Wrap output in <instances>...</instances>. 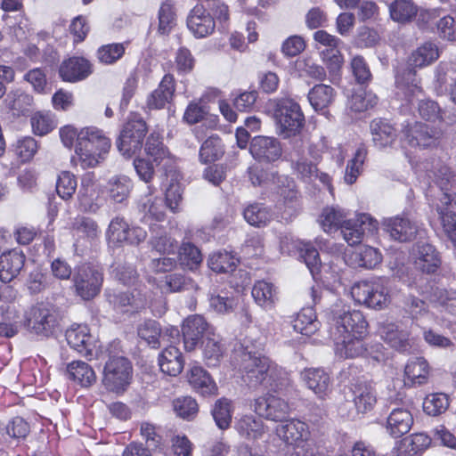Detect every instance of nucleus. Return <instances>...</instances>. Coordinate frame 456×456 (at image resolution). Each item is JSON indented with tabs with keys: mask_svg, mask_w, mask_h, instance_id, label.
Instances as JSON below:
<instances>
[{
	"mask_svg": "<svg viewBox=\"0 0 456 456\" xmlns=\"http://www.w3.org/2000/svg\"><path fill=\"white\" fill-rule=\"evenodd\" d=\"M262 345H248L245 340L240 350V368L243 373V379L248 385L256 387L262 384L267 378L273 379L270 383L276 390H282L290 384L288 373L278 369L271 360L261 352Z\"/></svg>",
	"mask_w": 456,
	"mask_h": 456,
	"instance_id": "nucleus-1",
	"label": "nucleus"
},
{
	"mask_svg": "<svg viewBox=\"0 0 456 456\" xmlns=\"http://www.w3.org/2000/svg\"><path fill=\"white\" fill-rule=\"evenodd\" d=\"M319 223L325 232L331 233L340 229L344 240L350 246L360 243L365 232H372L377 222L370 215L360 214L356 219H347L346 213L335 208H325Z\"/></svg>",
	"mask_w": 456,
	"mask_h": 456,
	"instance_id": "nucleus-2",
	"label": "nucleus"
},
{
	"mask_svg": "<svg viewBox=\"0 0 456 456\" xmlns=\"http://www.w3.org/2000/svg\"><path fill=\"white\" fill-rule=\"evenodd\" d=\"M111 142L102 130L95 126H88L78 133V142L76 145L81 165L84 168L94 167L104 159L110 149Z\"/></svg>",
	"mask_w": 456,
	"mask_h": 456,
	"instance_id": "nucleus-3",
	"label": "nucleus"
},
{
	"mask_svg": "<svg viewBox=\"0 0 456 456\" xmlns=\"http://www.w3.org/2000/svg\"><path fill=\"white\" fill-rule=\"evenodd\" d=\"M273 115L277 134L283 139L296 137L304 127V113L299 104L292 99L278 100Z\"/></svg>",
	"mask_w": 456,
	"mask_h": 456,
	"instance_id": "nucleus-4",
	"label": "nucleus"
},
{
	"mask_svg": "<svg viewBox=\"0 0 456 456\" xmlns=\"http://www.w3.org/2000/svg\"><path fill=\"white\" fill-rule=\"evenodd\" d=\"M147 132L148 126L143 118L137 113L130 114L116 141L118 151L126 158L138 153L142 148Z\"/></svg>",
	"mask_w": 456,
	"mask_h": 456,
	"instance_id": "nucleus-5",
	"label": "nucleus"
},
{
	"mask_svg": "<svg viewBox=\"0 0 456 456\" xmlns=\"http://www.w3.org/2000/svg\"><path fill=\"white\" fill-rule=\"evenodd\" d=\"M331 322V337L350 333L364 334L368 323L363 314L357 310H352L342 302L334 304L330 312Z\"/></svg>",
	"mask_w": 456,
	"mask_h": 456,
	"instance_id": "nucleus-6",
	"label": "nucleus"
},
{
	"mask_svg": "<svg viewBox=\"0 0 456 456\" xmlns=\"http://www.w3.org/2000/svg\"><path fill=\"white\" fill-rule=\"evenodd\" d=\"M133 366L127 358L112 355L105 362L102 382L108 391L124 393L131 382Z\"/></svg>",
	"mask_w": 456,
	"mask_h": 456,
	"instance_id": "nucleus-7",
	"label": "nucleus"
},
{
	"mask_svg": "<svg viewBox=\"0 0 456 456\" xmlns=\"http://www.w3.org/2000/svg\"><path fill=\"white\" fill-rule=\"evenodd\" d=\"M72 280L77 295L84 300H91L101 291L103 272L99 266L84 264L75 269Z\"/></svg>",
	"mask_w": 456,
	"mask_h": 456,
	"instance_id": "nucleus-8",
	"label": "nucleus"
},
{
	"mask_svg": "<svg viewBox=\"0 0 456 456\" xmlns=\"http://www.w3.org/2000/svg\"><path fill=\"white\" fill-rule=\"evenodd\" d=\"M59 323L57 310L51 305L39 303L32 306L26 315L25 326L30 331L48 337Z\"/></svg>",
	"mask_w": 456,
	"mask_h": 456,
	"instance_id": "nucleus-9",
	"label": "nucleus"
},
{
	"mask_svg": "<svg viewBox=\"0 0 456 456\" xmlns=\"http://www.w3.org/2000/svg\"><path fill=\"white\" fill-rule=\"evenodd\" d=\"M351 295L355 302L369 308L380 310L388 304V293L379 281H362L351 289Z\"/></svg>",
	"mask_w": 456,
	"mask_h": 456,
	"instance_id": "nucleus-10",
	"label": "nucleus"
},
{
	"mask_svg": "<svg viewBox=\"0 0 456 456\" xmlns=\"http://www.w3.org/2000/svg\"><path fill=\"white\" fill-rule=\"evenodd\" d=\"M444 137V131L439 126H431L421 122H415L404 131V138L412 147H436Z\"/></svg>",
	"mask_w": 456,
	"mask_h": 456,
	"instance_id": "nucleus-11",
	"label": "nucleus"
},
{
	"mask_svg": "<svg viewBox=\"0 0 456 456\" xmlns=\"http://www.w3.org/2000/svg\"><path fill=\"white\" fill-rule=\"evenodd\" d=\"M214 333L206 319L199 314L188 316L183 323L182 334L186 351H193L199 343Z\"/></svg>",
	"mask_w": 456,
	"mask_h": 456,
	"instance_id": "nucleus-12",
	"label": "nucleus"
},
{
	"mask_svg": "<svg viewBox=\"0 0 456 456\" xmlns=\"http://www.w3.org/2000/svg\"><path fill=\"white\" fill-rule=\"evenodd\" d=\"M253 408L258 416L268 420L281 422L289 411V406L285 400L271 394L256 398Z\"/></svg>",
	"mask_w": 456,
	"mask_h": 456,
	"instance_id": "nucleus-13",
	"label": "nucleus"
},
{
	"mask_svg": "<svg viewBox=\"0 0 456 456\" xmlns=\"http://www.w3.org/2000/svg\"><path fill=\"white\" fill-rule=\"evenodd\" d=\"M345 396L354 403L358 413L371 411L377 403L376 390L367 380H357L351 384Z\"/></svg>",
	"mask_w": 456,
	"mask_h": 456,
	"instance_id": "nucleus-14",
	"label": "nucleus"
},
{
	"mask_svg": "<svg viewBox=\"0 0 456 456\" xmlns=\"http://www.w3.org/2000/svg\"><path fill=\"white\" fill-rule=\"evenodd\" d=\"M188 29L196 38L211 35L216 28V21L203 4H196L186 19Z\"/></svg>",
	"mask_w": 456,
	"mask_h": 456,
	"instance_id": "nucleus-15",
	"label": "nucleus"
},
{
	"mask_svg": "<svg viewBox=\"0 0 456 456\" xmlns=\"http://www.w3.org/2000/svg\"><path fill=\"white\" fill-rule=\"evenodd\" d=\"M379 334L386 343L397 351L406 352L411 348L410 333L400 322L387 320L379 323Z\"/></svg>",
	"mask_w": 456,
	"mask_h": 456,
	"instance_id": "nucleus-16",
	"label": "nucleus"
},
{
	"mask_svg": "<svg viewBox=\"0 0 456 456\" xmlns=\"http://www.w3.org/2000/svg\"><path fill=\"white\" fill-rule=\"evenodd\" d=\"M288 159L297 176L305 181L312 182L319 179L323 184L330 185V177L322 172H319L315 164L301 156L300 151L296 149L288 153Z\"/></svg>",
	"mask_w": 456,
	"mask_h": 456,
	"instance_id": "nucleus-17",
	"label": "nucleus"
},
{
	"mask_svg": "<svg viewBox=\"0 0 456 456\" xmlns=\"http://www.w3.org/2000/svg\"><path fill=\"white\" fill-rule=\"evenodd\" d=\"M382 226L391 239L400 242L410 241L419 232L418 224L405 216L386 218Z\"/></svg>",
	"mask_w": 456,
	"mask_h": 456,
	"instance_id": "nucleus-18",
	"label": "nucleus"
},
{
	"mask_svg": "<svg viewBox=\"0 0 456 456\" xmlns=\"http://www.w3.org/2000/svg\"><path fill=\"white\" fill-rule=\"evenodd\" d=\"M249 151L255 159L265 163L274 162L282 155L281 142L269 136L254 137L250 142Z\"/></svg>",
	"mask_w": 456,
	"mask_h": 456,
	"instance_id": "nucleus-19",
	"label": "nucleus"
},
{
	"mask_svg": "<svg viewBox=\"0 0 456 456\" xmlns=\"http://www.w3.org/2000/svg\"><path fill=\"white\" fill-rule=\"evenodd\" d=\"M443 231L456 250V194H445L437 207Z\"/></svg>",
	"mask_w": 456,
	"mask_h": 456,
	"instance_id": "nucleus-20",
	"label": "nucleus"
},
{
	"mask_svg": "<svg viewBox=\"0 0 456 456\" xmlns=\"http://www.w3.org/2000/svg\"><path fill=\"white\" fill-rule=\"evenodd\" d=\"M275 432L286 444L296 447H299L310 436L308 425L297 419H291L278 425Z\"/></svg>",
	"mask_w": 456,
	"mask_h": 456,
	"instance_id": "nucleus-21",
	"label": "nucleus"
},
{
	"mask_svg": "<svg viewBox=\"0 0 456 456\" xmlns=\"http://www.w3.org/2000/svg\"><path fill=\"white\" fill-rule=\"evenodd\" d=\"M300 377L305 386L320 399L326 398L331 392L330 377L323 369H305L301 371Z\"/></svg>",
	"mask_w": 456,
	"mask_h": 456,
	"instance_id": "nucleus-22",
	"label": "nucleus"
},
{
	"mask_svg": "<svg viewBox=\"0 0 456 456\" xmlns=\"http://www.w3.org/2000/svg\"><path fill=\"white\" fill-rule=\"evenodd\" d=\"M92 73L93 65L84 57H71L64 61L59 69L60 77L67 82L84 80Z\"/></svg>",
	"mask_w": 456,
	"mask_h": 456,
	"instance_id": "nucleus-23",
	"label": "nucleus"
},
{
	"mask_svg": "<svg viewBox=\"0 0 456 456\" xmlns=\"http://www.w3.org/2000/svg\"><path fill=\"white\" fill-rule=\"evenodd\" d=\"M26 256L21 250L12 249L0 256V280L4 283L13 281L22 271Z\"/></svg>",
	"mask_w": 456,
	"mask_h": 456,
	"instance_id": "nucleus-24",
	"label": "nucleus"
},
{
	"mask_svg": "<svg viewBox=\"0 0 456 456\" xmlns=\"http://www.w3.org/2000/svg\"><path fill=\"white\" fill-rule=\"evenodd\" d=\"M363 334L350 333L332 336L335 343L336 354L344 358L361 356L366 351L362 337Z\"/></svg>",
	"mask_w": 456,
	"mask_h": 456,
	"instance_id": "nucleus-25",
	"label": "nucleus"
},
{
	"mask_svg": "<svg viewBox=\"0 0 456 456\" xmlns=\"http://www.w3.org/2000/svg\"><path fill=\"white\" fill-rule=\"evenodd\" d=\"M442 263L440 254L436 248L429 243L417 245L414 266L421 273L433 274L440 267Z\"/></svg>",
	"mask_w": 456,
	"mask_h": 456,
	"instance_id": "nucleus-26",
	"label": "nucleus"
},
{
	"mask_svg": "<svg viewBox=\"0 0 456 456\" xmlns=\"http://www.w3.org/2000/svg\"><path fill=\"white\" fill-rule=\"evenodd\" d=\"M65 337L71 348L85 357L92 356V336L87 326H72L66 330Z\"/></svg>",
	"mask_w": 456,
	"mask_h": 456,
	"instance_id": "nucleus-27",
	"label": "nucleus"
},
{
	"mask_svg": "<svg viewBox=\"0 0 456 456\" xmlns=\"http://www.w3.org/2000/svg\"><path fill=\"white\" fill-rule=\"evenodd\" d=\"M413 424V417L405 408L394 409L387 419L386 429L387 433L395 438L407 434Z\"/></svg>",
	"mask_w": 456,
	"mask_h": 456,
	"instance_id": "nucleus-28",
	"label": "nucleus"
},
{
	"mask_svg": "<svg viewBox=\"0 0 456 456\" xmlns=\"http://www.w3.org/2000/svg\"><path fill=\"white\" fill-rule=\"evenodd\" d=\"M175 91V78L173 75L167 74L163 77L157 89L147 99V107L151 110H159L169 103Z\"/></svg>",
	"mask_w": 456,
	"mask_h": 456,
	"instance_id": "nucleus-29",
	"label": "nucleus"
},
{
	"mask_svg": "<svg viewBox=\"0 0 456 456\" xmlns=\"http://www.w3.org/2000/svg\"><path fill=\"white\" fill-rule=\"evenodd\" d=\"M381 260L379 251L370 246H362L346 256V264L353 268L372 269L380 264Z\"/></svg>",
	"mask_w": 456,
	"mask_h": 456,
	"instance_id": "nucleus-30",
	"label": "nucleus"
},
{
	"mask_svg": "<svg viewBox=\"0 0 456 456\" xmlns=\"http://www.w3.org/2000/svg\"><path fill=\"white\" fill-rule=\"evenodd\" d=\"M370 134L372 142L379 149L391 146L396 139V131L387 120L376 118L370 122Z\"/></svg>",
	"mask_w": 456,
	"mask_h": 456,
	"instance_id": "nucleus-31",
	"label": "nucleus"
},
{
	"mask_svg": "<svg viewBox=\"0 0 456 456\" xmlns=\"http://www.w3.org/2000/svg\"><path fill=\"white\" fill-rule=\"evenodd\" d=\"M159 365L162 372L169 376L179 375L184 365L183 354L175 346L166 347L159 356Z\"/></svg>",
	"mask_w": 456,
	"mask_h": 456,
	"instance_id": "nucleus-32",
	"label": "nucleus"
},
{
	"mask_svg": "<svg viewBox=\"0 0 456 456\" xmlns=\"http://www.w3.org/2000/svg\"><path fill=\"white\" fill-rule=\"evenodd\" d=\"M68 378L81 387H88L96 381V375L93 368L82 361H73L67 365Z\"/></svg>",
	"mask_w": 456,
	"mask_h": 456,
	"instance_id": "nucleus-33",
	"label": "nucleus"
},
{
	"mask_svg": "<svg viewBox=\"0 0 456 456\" xmlns=\"http://www.w3.org/2000/svg\"><path fill=\"white\" fill-rule=\"evenodd\" d=\"M191 386L202 395H215L217 386L211 376L200 366H194L189 377Z\"/></svg>",
	"mask_w": 456,
	"mask_h": 456,
	"instance_id": "nucleus-34",
	"label": "nucleus"
},
{
	"mask_svg": "<svg viewBox=\"0 0 456 456\" xmlns=\"http://www.w3.org/2000/svg\"><path fill=\"white\" fill-rule=\"evenodd\" d=\"M4 102L13 115H27L31 110L33 97L20 89H16L7 94Z\"/></svg>",
	"mask_w": 456,
	"mask_h": 456,
	"instance_id": "nucleus-35",
	"label": "nucleus"
},
{
	"mask_svg": "<svg viewBox=\"0 0 456 456\" xmlns=\"http://www.w3.org/2000/svg\"><path fill=\"white\" fill-rule=\"evenodd\" d=\"M388 10L394 21L404 24L416 17L419 8L412 0H397L388 4Z\"/></svg>",
	"mask_w": 456,
	"mask_h": 456,
	"instance_id": "nucleus-36",
	"label": "nucleus"
},
{
	"mask_svg": "<svg viewBox=\"0 0 456 456\" xmlns=\"http://www.w3.org/2000/svg\"><path fill=\"white\" fill-rule=\"evenodd\" d=\"M158 33L168 36L177 24L176 9L171 0L162 2L158 12Z\"/></svg>",
	"mask_w": 456,
	"mask_h": 456,
	"instance_id": "nucleus-37",
	"label": "nucleus"
},
{
	"mask_svg": "<svg viewBox=\"0 0 456 456\" xmlns=\"http://www.w3.org/2000/svg\"><path fill=\"white\" fill-rule=\"evenodd\" d=\"M238 433L247 438L256 440L265 434V425L261 419L253 415H245L241 417L235 424Z\"/></svg>",
	"mask_w": 456,
	"mask_h": 456,
	"instance_id": "nucleus-38",
	"label": "nucleus"
},
{
	"mask_svg": "<svg viewBox=\"0 0 456 456\" xmlns=\"http://www.w3.org/2000/svg\"><path fill=\"white\" fill-rule=\"evenodd\" d=\"M224 154V145L217 134L208 136L201 144L199 153L200 161L203 164L215 162Z\"/></svg>",
	"mask_w": 456,
	"mask_h": 456,
	"instance_id": "nucleus-39",
	"label": "nucleus"
},
{
	"mask_svg": "<svg viewBox=\"0 0 456 456\" xmlns=\"http://www.w3.org/2000/svg\"><path fill=\"white\" fill-rule=\"evenodd\" d=\"M133 188L132 181L126 175L112 176L107 185L108 194L116 203H124Z\"/></svg>",
	"mask_w": 456,
	"mask_h": 456,
	"instance_id": "nucleus-40",
	"label": "nucleus"
},
{
	"mask_svg": "<svg viewBox=\"0 0 456 456\" xmlns=\"http://www.w3.org/2000/svg\"><path fill=\"white\" fill-rule=\"evenodd\" d=\"M94 184L90 177L82 180L77 198L80 208L85 212L96 213L101 205L96 201Z\"/></svg>",
	"mask_w": 456,
	"mask_h": 456,
	"instance_id": "nucleus-41",
	"label": "nucleus"
},
{
	"mask_svg": "<svg viewBox=\"0 0 456 456\" xmlns=\"http://www.w3.org/2000/svg\"><path fill=\"white\" fill-rule=\"evenodd\" d=\"M334 96V89L324 84L314 86L307 94L308 101L315 110L328 108L332 103Z\"/></svg>",
	"mask_w": 456,
	"mask_h": 456,
	"instance_id": "nucleus-42",
	"label": "nucleus"
},
{
	"mask_svg": "<svg viewBox=\"0 0 456 456\" xmlns=\"http://www.w3.org/2000/svg\"><path fill=\"white\" fill-rule=\"evenodd\" d=\"M203 357L208 367H216L220 364L224 354V347L219 336L213 333L207 337L203 342Z\"/></svg>",
	"mask_w": 456,
	"mask_h": 456,
	"instance_id": "nucleus-43",
	"label": "nucleus"
},
{
	"mask_svg": "<svg viewBox=\"0 0 456 456\" xmlns=\"http://www.w3.org/2000/svg\"><path fill=\"white\" fill-rule=\"evenodd\" d=\"M239 260L227 251L216 252L209 256L208 265L217 273H232L236 270Z\"/></svg>",
	"mask_w": 456,
	"mask_h": 456,
	"instance_id": "nucleus-44",
	"label": "nucleus"
},
{
	"mask_svg": "<svg viewBox=\"0 0 456 456\" xmlns=\"http://www.w3.org/2000/svg\"><path fill=\"white\" fill-rule=\"evenodd\" d=\"M319 322L312 307L303 308L293 322V328L302 335L311 336L319 329Z\"/></svg>",
	"mask_w": 456,
	"mask_h": 456,
	"instance_id": "nucleus-45",
	"label": "nucleus"
},
{
	"mask_svg": "<svg viewBox=\"0 0 456 456\" xmlns=\"http://www.w3.org/2000/svg\"><path fill=\"white\" fill-rule=\"evenodd\" d=\"M245 220L253 226L267 225L273 218L271 209L261 203L248 205L243 212Z\"/></svg>",
	"mask_w": 456,
	"mask_h": 456,
	"instance_id": "nucleus-46",
	"label": "nucleus"
},
{
	"mask_svg": "<svg viewBox=\"0 0 456 456\" xmlns=\"http://www.w3.org/2000/svg\"><path fill=\"white\" fill-rule=\"evenodd\" d=\"M233 408L232 401L223 397L213 405L211 413L216 426L222 429H227L232 423Z\"/></svg>",
	"mask_w": 456,
	"mask_h": 456,
	"instance_id": "nucleus-47",
	"label": "nucleus"
},
{
	"mask_svg": "<svg viewBox=\"0 0 456 456\" xmlns=\"http://www.w3.org/2000/svg\"><path fill=\"white\" fill-rule=\"evenodd\" d=\"M439 57L437 46L431 42H426L414 51L410 57V63L414 67L422 68L429 65Z\"/></svg>",
	"mask_w": 456,
	"mask_h": 456,
	"instance_id": "nucleus-48",
	"label": "nucleus"
},
{
	"mask_svg": "<svg viewBox=\"0 0 456 456\" xmlns=\"http://www.w3.org/2000/svg\"><path fill=\"white\" fill-rule=\"evenodd\" d=\"M252 297L260 306L271 308L276 299V290L272 283L258 281L252 289Z\"/></svg>",
	"mask_w": 456,
	"mask_h": 456,
	"instance_id": "nucleus-49",
	"label": "nucleus"
},
{
	"mask_svg": "<svg viewBox=\"0 0 456 456\" xmlns=\"http://www.w3.org/2000/svg\"><path fill=\"white\" fill-rule=\"evenodd\" d=\"M137 334L151 347H159V338H161L162 330L157 321L149 319L140 323L137 327Z\"/></svg>",
	"mask_w": 456,
	"mask_h": 456,
	"instance_id": "nucleus-50",
	"label": "nucleus"
},
{
	"mask_svg": "<svg viewBox=\"0 0 456 456\" xmlns=\"http://www.w3.org/2000/svg\"><path fill=\"white\" fill-rule=\"evenodd\" d=\"M404 373L412 383L424 384L428 375V364L423 357L412 358L406 364Z\"/></svg>",
	"mask_w": 456,
	"mask_h": 456,
	"instance_id": "nucleus-51",
	"label": "nucleus"
},
{
	"mask_svg": "<svg viewBox=\"0 0 456 456\" xmlns=\"http://www.w3.org/2000/svg\"><path fill=\"white\" fill-rule=\"evenodd\" d=\"M396 83L399 87L404 90V94L409 102L411 101V97L417 96L422 93V88L419 85L420 80L413 69L409 68L405 69L402 75L397 77Z\"/></svg>",
	"mask_w": 456,
	"mask_h": 456,
	"instance_id": "nucleus-52",
	"label": "nucleus"
},
{
	"mask_svg": "<svg viewBox=\"0 0 456 456\" xmlns=\"http://www.w3.org/2000/svg\"><path fill=\"white\" fill-rule=\"evenodd\" d=\"M429 177L442 191L440 200L445 194H456V192L452 190L453 175L448 167L444 165L436 167L433 170L430 171Z\"/></svg>",
	"mask_w": 456,
	"mask_h": 456,
	"instance_id": "nucleus-53",
	"label": "nucleus"
},
{
	"mask_svg": "<svg viewBox=\"0 0 456 456\" xmlns=\"http://www.w3.org/2000/svg\"><path fill=\"white\" fill-rule=\"evenodd\" d=\"M164 288L169 292H182L186 290H197L198 284L190 277L175 273L165 277Z\"/></svg>",
	"mask_w": 456,
	"mask_h": 456,
	"instance_id": "nucleus-54",
	"label": "nucleus"
},
{
	"mask_svg": "<svg viewBox=\"0 0 456 456\" xmlns=\"http://www.w3.org/2000/svg\"><path fill=\"white\" fill-rule=\"evenodd\" d=\"M367 158V150L365 147H359L354 156L350 159L346 167L344 180L347 184H353L360 175L364 161Z\"/></svg>",
	"mask_w": 456,
	"mask_h": 456,
	"instance_id": "nucleus-55",
	"label": "nucleus"
},
{
	"mask_svg": "<svg viewBox=\"0 0 456 456\" xmlns=\"http://www.w3.org/2000/svg\"><path fill=\"white\" fill-rule=\"evenodd\" d=\"M209 307L217 314H228L232 312L236 305L233 297L228 296L227 292L213 289L208 294Z\"/></svg>",
	"mask_w": 456,
	"mask_h": 456,
	"instance_id": "nucleus-56",
	"label": "nucleus"
},
{
	"mask_svg": "<svg viewBox=\"0 0 456 456\" xmlns=\"http://www.w3.org/2000/svg\"><path fill=\"white\" fill-rule=\"evenodd\" d=\"M107 299L116 310L122 313L127 312L129 306L137 308V299L130 291H110L106 292Z\"/></svg>",
	"mask_w": 456,
	"mask_h": 456,
	"instance_id": "nucleus-57",
	"label": "nucleus"
},
{
	"mask_svg": "<svg viewBox=\"0 0 456 456\" xmlns=\"http://www.w3.org/2000/svg\"><path fill=\"white\" fill-rule=\"evenodd\" d=\"M298 257L305 262L313 278L316 279L322 267L318 250L311 243L305 242L298 253Z\"/></svg>",
	"mask_w": 456,
	"mask_h": 456,
	"instance_id": "nucleus-58",
	"label": "nucleus"
},
{
	"mask_svg": "<svg viewBox=\"0 0 456 456\" xmlns=\"http://www.w3.org/2000/svg\"><path fill=\"white\" fill-rule=\"evenodd\" d=\"M448 406L449 399L443 393L430 394L423 402V411L429 416H438L444 413Z\"/></svg>",
	"mask_w": 456,
	"mask_h": 456,
	"instance_id": "nucleus-59",
	"label": "nucleus"
},
{
	"mask_svg": "<svg viewBox=\"0 0 456 456\" xmlns=\"http://www.w3.org/2000/svg\"><path fill=\"white\" fill-rule=\"evenodd\" d=\"M417 111L422 119L428 122L444 120V110L439 104L430 99L420 100L418 102Z\"/></svg>",
	"mask_w": 456,
	"mask_h": 456,
	"instance_id": "nucleus-60",
	"label": "nucleus"
},
{
	"mask_svg": "<svg viewBox=\"0 0 456 456\" xmlns=\"http://www.w3.org/2000/svg\"><path fill=\"white\" fill-rule=\"evenodd\" d=\"M145 151L157 164H159L168 153L167 149L162 142L160 134L155 132L148 136L145 143Z\"/></svg>",
	"mask_w": 456,
	"mask_h": 456,
	"instance_id": "nucleus-61",
	"label": "nucleus"
},
{
	"mask_svg": "<svg viewBox=\"0 0 456 456\" xmlns=\"http://www.w3.org/2000/svg\"><path fill=\"white\" fill-rule=\"evenodd\" d=\"M175 413L187 420L193 419L199 412V405L196 400L191 396H184L175 399L173 402Z\"/></svg>",
	"mask_w": 456,
	"mask_h": 456,
	"instance_id": "nucleus-62",
	"label": "nucleus"
},
{
	"mask_svg": "<svg viewBox=\"0 0 456 456\" xmlns=\"http://www.w3.org/2000/svg\"><path fill=\"white\" fill-rule=\"evenodd\" d=\"M72 230L77 234L93 240L98 237L100 231L97 223L90 217L77 216L72 223Z\"/></svg>",
	"mask_w": 456,
	"mask_h": 456,
	"instance_id": "nucleus-63",
	"label": "nucleus"
},
{
	"mask_svg": "<svg viewBox=\"0 0 456 456\" xmlns=\"http://www.w3.org/2000/svg\"><path fill=\"white\" fill-rule=\"evenodd\" d=\"M431 297L446 312L456 315V290L436 288L434 289Z\"/></svg>",
	"mask_w": 456,
	"mask_h": 456,
	"instance_id": "nucleus-64",
	"label": "nucleus"
}]
</instances>
